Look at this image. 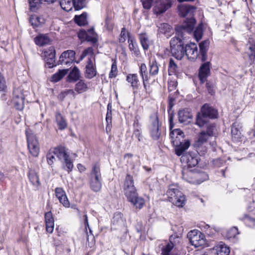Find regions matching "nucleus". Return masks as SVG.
<instances>
[{"label":"nucleus","mask_w":255,"mask_h":255,"mask_svg":"<svg viewBox=\"0 0 255 255\" xmlns=\"http://www.w3.org/2000/svg\"><path fill=\"white\" fill-rule=\"evenodd\" d=\"M199 157L196 152H188L182 155L181 161L186 163L188 167H192L196 166L199 162Z\"/></svg>","instance_id":"ddd939ff"},{"label":"nucleus","mask_w":255,"mask_h":255,"mask_svg":"<svg viewBox=\"0 0 255 255\" xmlns=\"http://www.w3.org/2000/svg\"><path fill=\"white\" fill-rule=\"evenodd\" d=\"M106 120L107 123V128L112 125V114L111 112H107L106 115Z\"/></svg>","instance_id":"338daca9"},{"label":"nucleus","mask_w":255,"mask_h":255,"mask_svg":"<svg viewBox=\"0 0 255 255\" xmlns=\"http://www.w3.org/2000/svg\"><path fill=\"white\" fill-rule=\"evenodd\" d=\"M182 178L192 184H199L208 179V175L204 172L194 173L187 169L182 171Z\"/></svg>","instance_id":"1a4fd4ad"},{"label":"nucleus","mask_w":255,"mask_h":255,"mask_svg":"<svg viewBox=\"0 0 255 255\" xmlns=\"http://www.w3.org/2000/svg\"><path fill=\"white\" fill-rule=\"evenodd\" d=\"M161 126L159 123L157 112L152 114L149 117V125L148 128L150 135L153 140H158L161 135V130L159 127Z\"/></svg>","instance_id":"9d476101"},{"label":"nucleus","mask_w":255,"mask_h":255,"mask_svg":"<svg viewBox=\"0 0 255 255\" xmlns=\"http://www.w3.org/2000/svg\"><path fill=\"white\" fill-rule=\"evenodd\" d=\"M241 126L240 124L238 122H235L232 125L231 128V133L232 136L233 140L235 141H238L241 138L242 134L240 131Z\"/></svg>","instance_id":"aec40b11"},{"label":"nucleus","mask_w":255,"mask_h":255,"mask_svg":"<svg viewBox=\"0 0 255 255\" xmlns=\"http://www.w3.org/2000/svg\"><path fill=\"white\" fill-rule=\"evenodd\" d=\"M80 77L81 73L79 68L74 66L67 76V81L70 83L76 82L80 79Z\"/></svg>","instance_id":"a211bd4d"},{"label":"nucleus","mask_w":255,"mask_h":255,"mask_svg":"<svg viewBox=\"0 0 255 255\" xmlns=\"http://www.w3.org/2000/svg\"><path fill=\"white\" fill-rule=\"evenodd\" d=\"M45 66L49 68H53V67L56 66L57 64V63H56L55 62V58L49 57L45 59Z\"/></svg>","instance_id":"3c124183"},{"label":"nucleus","mask_w":255,"mask_h":255,"mask_svg":"<svg viewBox=\"0 0 255 255\" xmlns=\"http://www.w3.org/2000/svg\"><path fill=\"white\" fill-rule=\"evenodd\" d=\"M129 37H133L130 33L126 30L125 27H123L122 28V30L121 32V34L119 37V41L121 43H124L126 41L127 38H128V40Z\"/></svg>","instance_id":"79ce46f5"},{"label":"nucleus","mask_w":255,"mask_h":255,"mask_svg":"<svg viewBox=\"0 0 255 255\" xmlns=\"http://www.w3.org/2000/svg\"><path fill=\"white\" fill-rule=\"evenodd\" d=\"M139 73L142 77V81H147L148 80L149 77L148 76L147 67L144 63H142L139 67Z\"/></svg>","instance_id":"a19ab883"},{"label":"nucleus","mask_w":255,"mask_h":255,"mask_svg":"<svg viewBox=\"0 0 255 255\" xmlns=\"http://www.w3.org/2000/svg\"><path fill=\"white\" fill-rule=\"evenodd\" d=\"M126 80L130 84L133 90L138 89L140 82L136 74H128L127 76Z\"/></svg>","instance_id":"6ab92c4d"},{"label":"nucleus","mask_w":255,"mask_h":255,"mask_svg":"<svg viewBox=\"0 0 255 255\" xmlns=\"http://www.w3.org/2000/svg\"><path fill=\"white\" fill-rule=\"evenodd\" d=\"M178 67L174 61L170 59L168 66V73L169 75H173L176 74L177 71Z\"/></svg>","instance_id":"37998d69"},{"label":"nucleus","mask_w":255,"mask_h":255,"mask_svg":"<svg viewBox=\"0 0 255 255\" xmlns=\"http://www.w3.org/2000/svg\"><path fill=\"white\" fill-rule=\"evenodd\" d=\"M144 8L149 9L151 7L152 0H141Z\"/></svg>","instance_id":"e2e57ef3"},{"label":"nucleus","mask_w":255,"mask_h":255,"mask_svg":"<svg viewBox=\"0 0 255 255\" xmlns=\"http://www.w3.org/2000/svg\"><path fill=\"white\" fill-rule=\"evenodd\" d=\"M84 52L86 53V54L87 55L90 56V57L88 58V59L94 58V59L95 60V56L94 54V50H93V48L88 47V48L84 50Z\"/></svg>","instance_id":"13d9d810"},{"label":"nucleus","mask_w":255,"mask_h":255,"mask_svg":"<svg viewBox=\"0 0 255 255\" xmlns=\"http://www.w3.org/2000/svg\"><path fill=\"white\" fill-rule=\"evenodd\" d=\"M55 195L59 200H62L61 198L66 195L65 192L62 188H56L55 190Z\"/></svg>","instance_id":"5fc2aeb1"},{"label":"nucleus","mask_w":255,"mask_h":255,"mask_svg":"<svg viewBox=\"0 0 255 255\" xmlns=\"http://www.w3.org/2000/svg\"><path fill=\"white\" fill-rule=\"evenodd\" d=\"M204 141L200 140L199 138L194 143V146L196 148L197 152H201V151H205L206 150V148L204 146V144L205 143Z\"/></svg>","instance_id":"c03bdc74"},{"label":"nucleus","mask_w":255,"mask_h":255,"mask_svg":"<svg viewBox=\"0 0 255 255\" xmlns=\"http://www.w3.org/2000/svg\"><path fill=\"white\" fill-rule=\"evenodd\" d=\"M241 219L244 221L247 226L250 227L252 228L255 226V218L254 217L245 214Z\"/></svg>","instance_id":"4c0bfd02"},{"label":"nucleus","mask_w":255,"mask_h":255,"mask_svg":"<svg viewBox=\"0 0 255 255\" xmlns=\"http://www.w3.org/2000/svg\"><path fill=\"white\" fill-rule=\"evenodd\" d=\"M73 0H60L59 1L61 8L66 11L72 10L73 6Z\"/></svg>","instance_id":"c9c22d12"},{"label":"nucleus","mask_w":255,"mask_h":255,"mask_svg":"<svg viewBox=\"0 0 255 255\" xmlns=\"http://www.w3.org/2000/svg\"><path fill=\"white\" fill-rule=\"evenodd\" d=\"M141 125L139 124L137 117L135 118L133 123V136H134L140 141L141 138Z\"/></svg>","instance_id":"bb28decb"},{"label":"nucleus","mask_w":255,"mask_h":255,"mask_svg":"<svg viewBox=\"0 0 255 255\" xmlns=\"http://www.w3.org/2000/svg\"><path fill=\"white\" fill-rule=\"evenodd\" d=\"M24 99V95L22 90L20 88H15L13 92L12 100L18 99Z\"/></svg>","instance_id":"09e8293b"},{"label":"nucleus","mask_w":255,"mask_h":255,"mask_svg":"<svg viewBox=\"0 0 255 255\" xmlns=\"http://www.w3.org/2000/svg\"><path fill=\"white\" fill-rule=\"evenodd\" d=\"M171 0H157L154 7V13L157 15L165 12L171 6Z\"/></svg>","instance_id":"2eb2a0df"},{"label":"nucleus","mask_w":255,"mask_h":255,"mask_svg":"<svg viewBox=\"0 0 255 255\" xmlns=\"http://www.w3.org/2000/svg\"><path fill=\"white\" fill-rule=\"evenodd\" d=\"M29 179L35 189L37 190L40 185L39 177L37 173L33 170H30L29 172Z\"/></svg>","instance_id":"a878e982"},{"label":"nucleus","mask_w":255,"mask_h":255,"mask_svg":"<svg viewBox=\"0 0 255 255\" xmlns=\"http://www.w3.org/2000/svg\"><path fill=\"white\" fill-rule=\"evenodd\" d=\"M102 176L99 164H95L90 173V186L95 192H99L102 188Z\"/></svg>","instance_id":"6e6552de"},{"label":"nucleus","mask_w":255,"mask_h":255,"mask_svg":"<svg viewBox=\"0 0 255 255\" xmlns=\"http://www.w3.org/2000/svg\"><path fill=\"white\" fill-rule=\"evenodd\" d=\"M29 5V9L31 11H36L41 6L42 0H28Z\"/></svg>","instance_id":"58836bf2"},{"label":"nucleus","mask_w":255,"mask_h":255,"mask_svg":"<svg viewBox=\"0 0 255 255\" xmlns=\"http://www.w3.org/2000/svg\"><path fill=\"white\" fill-rule=\"evenodd\" d=\"M179 14L181 16H187L186 20L182 24L177 25L175 27V30L178 35H182L183 32H186L187 33H191L193 32L195 25L196 20L193 16L195 12L196 7L194 6L181 4L178 5Z\"/></svg>","instance_id":"f257e3e1"},{"label":"nucleus","mask_w":255,"mask_h":255,"mask_svg":"<svg viewBox=\"0 0 255 255\" xmlns=\"http://www.w3.org/2000/svg\"><path fill=\"white\" fill-rule=\"evenodd\" d=\"M62 200H59V202L63 204V205L65 207H69L70 206V203L68 201V199L66 195L63 196L61 198Z\"/></svg>","instance_id":"69168bd1"},{"label":"nucleus","mask_w":255,"mask_h":255,"mask_svg":"<svg viewBox=\"0 0 255 255\" xmlns=\"http://www.w3.org/2000/svg\"><path fill=\"white\" fill-rule=\"evenodd\" d=\"M118 74L117 66L116 62L113 63L111 66V70L109 73V78H115L117 76Z\"/></svg>","instance_id":"864d4df0"},{"label":"nucleus","mask_w":255,"mask_h":255,"mask_svg":"<svg viewBox=\"0 0 255 255\" xmlns=\"http://www.w3.org/2000/svg\"><path fill=\"white\" fill-rule=\"evenodd\" d=\"M55 49L53 46L49 47L44 51V59L49 57L55 58Z\"/></svg>","instance_id":"de8ad7c7"},{"label":"nucleus","mask_w":255,"mask_h":255,"mask_svg":"<svg viewBox=\"0 0 255 255\" xmlns=\"http://www.w3.org/2000/svg\"><path fill=\"white\" fill-rule=\"evenodd\" d=\"M166 194L168 197L169 201L173 205L178 207H182L185 205V197L178 189L177 185H169Z\"/></svg>","instance_id":"423d86ee"},{"label":"nucleus","mask_w":255,"mask_h":255,"mask_svg":"<svg viewBox=\"0 0 255 255\" xmlns=\"http://www.w3.org/2000/svg\"><path fill=\"white\" fill-rule=\"evenodd\" d=\"M128 43V48L132 52V53L136 57H138L140 55V51L134 38L133 37H129Z\"/></svg>","instance_id":"412c9836"},{"label":"nucleus","mask_w":255,"mask_h":255,"mask_svg":"<svg viewBox=\"0 0 255 255\" xmlns=\"http://www.w3.org/2000/svg\"><path fill=\"white\" fill-rule=\"evenodd\" d=\"M25 133L29 153L33 156L37 157L39 153V146L36 135L29 129H26Z\"/></svg>","instance_id":"9b49d317"},{"label":"nucleus","mask_w":255,"mask_h":255,"mask_svg":"<svg viewBox=\"0 0 255 255\" xmlns=\"http://www.w3.org/2000/svg\"><path fill=\"white\" fill-rule=\"evenodd\" d=\"M56 156L59 159H63L64 160L69 157L67 149L64 146H59L53 148Z\"/></svg>","instance_id":"b1692460"},{"label":"nucleus","mask_w":255,"mask_h":255,"mask_svg":"<svg viewBox=\"0 0 255 255\" xmlns=\"http://www.w3.org/2000/svg\"><path fill=\"white\" fill-rule=\"evenodd\" d=\"M35 44L39 46L48 44L50 42V39L47 34H40L34 38Z\"/></svg>","instance_id":"4be33fe9"},{"label":"nucleus","mask_w":255,"mask_h":255,"mask_svg":"<svg viewBox=\"0 0 255 255\" xmlns=\"http://www.w3.org/2000/svg\"><path fill=\"white\" fill-rule=\"evenodd\" d=\"M158 27L159 31L164 34L165 36L168 37L171 35L172 27L168 24L166 23H160Z\"/></svg>","instance_id":"c85d7f7f"},{"label":"nucleus","mask_w":255,"mask_h":255,"mask_svg":"<svg viewBox=\"0 0 255 255\" xmlns=\"http://www.w3.org/2000/svg\"><path fill=\"white\" fill-rule=\"evenodd\" d=\"M55 119L59 129L63 130L67 128V123L60 113H57L56 114Z\"/></svg>","instance_id":"2f4dec72"},{"label":"nucleus","mask_w":255,"mask_h":255,"mask_svg":"<svg viewBox=\"0 0 255 255\" xmlns=\"http://www.w3.org/2000/svg\"><path fill=\"white\" fill-rule=\"evenodd\" d=\"M120 221H123L122 214L121 213L117 212L114 215L113 222L114 224H118Z\"/></svg>","instance_id":"bf43d9fd"},{"label":"nucleus","mask_w":255,"mask_h":255,"mask_svg":"<svg viewBox=\"0 0 255 255\" xmlns=\"http://www.w3.org/2000/svg\"><path fill=\"white\" fill-rule=\"evenodd\" d=\"M139 39L140 43L144 50H146L149 48L150 41L148 36L146 33H141L139 34Z\"/></svg>","instance_id":"c756f323"},{"label":"nucleus","mask_w":255,"mask_h":255,"mask_svg":"<svg viewBox=\"0 0 255 255\" xmlns=\"http://www.w3.org/2000/svg\"><path fill=\"white\" fill-rule=\"evenodd\" d=\"M12 103L15 108L18 110H22L24 107V99L12 100Z\"/></svg>","instance_id":"49530a36"},{"label":"nucleus","mask_w":255,"mask_h":255,"mask_svg":"<svg viewBox=\"0 0 255 255\" xmlns=\"http://www.w3.org/2000/svg\"><path fill=\"white\" fill-rule=\"evenodd\" d=\"M89 89L88 83L84 80H80L75 85L74 90L78 94L86 92Z\"/></svg>","instance_id":"5701e85b"},{"label":"nucleus","mask_w":255,"mask_h":255,"mask_svg":"<svg viewBox=\"0 0 255 255\" xmlns=\"http://www.w3.org/2000/svg\"><path fill=\"white\" fill-rule=\"evenodd\" d=\"M68 71V69L59 70L58 72L53 74L51 78V81L53 82H57L60 81L63 77L66 75Z\"/></svg>","instance_id":"f704fd0d"},{"label":"nucleus","mask_w":255,"mask_h":255,"mask_svg":"<svg viewBox=\"0 0 255 255\" xmlns=\"http://www.w3.org/2000/svg\"><path fill=\"white\" fill-rule=\"evenodd\" d=\"M56 153L53 148L50 149L47 153L46 160L48 165L52 166L56 161Z\"/></svg>","instance_id":"e433bc0d"},{"label":"nucleus","mask_w":255,"mask_h":255,"mask_svg":"<svg viewBox=\"0 0 255 255\" xmlns=\"http://www.w3.org/2000/svg\"><path fill=\"white\" fill-rule=\"evenodd\" d=\"M186 32H183L182 36L178 35L176 31L177 36L171 38L170 41V51L172 55L178 60H181L185 55L184 36Z\"/></svg>","instance_id":"39448f33"},{"label":"nucleus","mask_w":255,"mask_h":255,"mask_svg":"<svg viewBox=\"0 0 255 255\" xmlns=\"http://www.w3.org/2000/svg\"><path fill=\"white\" fill-rule=\"evenodd\" d=\"M216 128L214 124L208 125L207 127V131H205L210 136H214L216 134Z\"/></svg>","instance_id":"603ef678"},{"label":"nucleus","mask_w":255,"mask_h":255,"mask_svg":"<svg viewBox=\"0 0 255 255\" xmlns=\"http://www.w3.org/2000/svg\"><path fill=\"white\" fill-rule=\"evenodd\" d=\"M192 115L190 113L187 111L183 110H180L178 112V119L181 123L186 124L190 122L189 120L191 119Z\"/></svg>","instance_id":"393cba45"},{"label":"nucleus","mask_w":255,"mask_h":255,"mask_svg":"<svg viewBox=\"0 0 255 255\" xmlns=\"http://www.w3.org/2000/svg\"><path fill=\"white\" fill-rule=\"evenodd\" d=\"M44 216L45 224L54 223V219L51 212L46 213Z\"/></svg>","instance_id":"4d7b16f0"},{"label":"nucleus","mask_w":255,"mask_h":255,"mask_svg":"<svg viewBox=\"0 0 255 255\" xmlns=\"http://www.w3.org/2000/svg\"><path fill=\"white\" fill-rule=\"evenodd\" d=\"M63 168L67 170L68 172H71L73 168V164L70 159L69 157L65 159Z\"/></svg>","instance_id":"8fccbe9b"},{"label":"nucleus","mask_w":255,"mask_h":255,"mask_svg":"<svg viewBox=\"0 0 255 255\" xmlns=\"http://www.w3.org/2000/svg\"><path fill=\"white\" fill-rule=\"evenodd\" d=\"M196 117V124L200 127H203L207 122V118L215 119L217 116V111L209 105H204Z\"/></svg>","instance_id":"0eeeda50"},{"label":"nucleus","mask_w":255,"mask_h":255,"mask_svg":"<svg viewBox=\"0 0 255 255\" xmlns=\"http://www.w3.org/2000/svg\"><path fill=\"white\" fill-rule=\"evenodd\" d=\"M5 89V80L3 77L0 73V92L4 91Z\"/></svg>","instance_id":"0e129e2a"},{"label":"nucleus","mask_w":255,"mask_h":255,"mask_svg":"<svg viewBox=\"0 0 255 255\" xmlns=\"http://www.w3.org/2000/svg\"><path fill=\"white\" fill-rule=\"evenodd\" d=\"M172 238H170V243H167L166 245L163 246L161 249L162 255H170V252L173 248L174 245L172 242Z\"/></svg>","instance_id":"ea45409f"},{"label":"nucleus","mask_w":255,"mask_h":255,"mask_svg":"<svg viewBox=\"0 0 255 255\" xmlns=\"http://www.w3.org/2000/svg\"><path fill=\"white\" fill-rule=\"evenodd\" d=\"M187 237L191 245L196 248L202 246L205 244L204 235L197 230H193L189 232L187 234Z\"/></svg>","instance_id":"f8f14e48"},{"label":"nucleus","mask_w":255,"mask_h":255,"mask_svg":"<svg viewBox=\"0 0 255 255\" xmlns=\"http://www.w3.org/2000/svg\"><path fill=\"white\" fill-rule=\"evenodd\" d=\"M159 65L155 58L150 60L149 62V72L150 76H154L158 73Z\"/></svg>","instance_id":"cd10ccee"},{"label":"nucleus","mask_w":255,"mask_h":255,"mask_svg":"<svg viewBox=\"0 0 255 255\" xmlns=\"http://www.w3.org/2000/svg\"><path fill=\"white\" fill-rule=\"evenodd\" d=\"M173 117L174 114L172 113H169V128L171 130L170 137L171 143L175 147L176 154L178 156H180L189 147L190 143L189 140L184 139V134L181 130L179 128L172 129L174 126Z\"/></svg>","instance_id":"f03ea898"},{"label":"nucleus","mask_w":255,"mask_h":255,"mask_svg":"<svg viewBox=\"0 0 255 255\" xmlns=\"http://www.w3.org/2000/svg\"><path fill=\"white\" fill-rule=\"evenodd\" d=\"M216 251L218 255H229L230 250L229 247L222 242H221L216 247Z\"/></svg>","instance_id":"7c9ffc66"},{"label":"nucleus","mask_w":255,"mask_h":255,"mask_svg":"<svg viewBox=\"0 0 255 255\" xmlns=\"http://www.w3.org/2000/svg\"><path fill=\"white\" fill-rule=\"evenodd\" d=\"M75 59V52L68 50L62 53L57 62L58 65H70Z\"/></svg>","instance_id":"4468645a"},{"label":"nucleus","mask_w":255,"mask_h":255,"mask_svg":"<svg viewBox=\"0 0 255 255\" xmlns=\"http://www.w3.org/2000/svg\"><path fill=\"white\" fill-rule=\"evenodd\" d=\"M210 62H207L203 64L199 69L198 76L201 83L205 82L210 74Z\"/></svg>","instance_id":"f3484780"},{"label":"nucleus","mask_w":255,"mask_h":255,"mask_svg":"<svg viewBox=\"0 0 255 255\" xmlns=\"http://www.w3.org/2000/svg\"><path fill=\"white\" fill-rule=\"evenodd\" d=\"M238 234H239L238 230L235 227L231 228L228 232L229 238H235Z\"/></svg>","instance_id":"6e6d98bb"},{"label":"nucleus","mask_w":255,"mask_h":255,"mask_svg":"<svg viewBox=\"0 0 255 255\" xmlns=\"http://www.w3.org/2000/svg\"><path fill=\"white\" fill-rule=\"evenodd\" d=\"M209 137H210V136L208 135V134H206V132L205 131H201L198 135V138L206 143Z\"/></svg>","instance_id":"680f3d73"},{"label":"nucleus","mask_w":255,"mask_h":255,"mask_svg":"<svg viewBox=\"0 0 255 255\" xmlns=\"http://www.w3.org/2000/svg\"><path fill=\"white\" fill-rule=\"evenodd\" d=\"M210 42L208 40L202 41L199 44L200 50L198 51L197 45L194 43H190L186 45L185 48V54L189 59L194 60L198 56H201L202 61H205L207 59V51Z\"/></svg>","instance_id":"20e7f679"},{"label":"nucleus","mask_w":255,"mask_h":255,"mask_svg":"<svg viewBox=\"0 0 255 255\" xmlns=\"http://www.w3.org/2000/svg\"><path fill=\"white\" fill-rule=\"evenodd\" d=\"M194 35L197 41L199 40L202 37V31L200 29L197 28L194 32Z\"/></svg>","instance_id":"774afa93"},{"label":"nucleus","mask_w":255,"mask_h":255,"mask_svg":"<svg viewBox=\"0 0 255 255\" xmlns=\"http://www.w3.org/2000/svg\"><path fill=\"white\" fill-rule=\"evenodd\" d=\"M71 94L73 96H75V90L69 89L65 90L60 94V97H62V99H63L67 95Z\"/></svg>","instance_id":"052dcab7"},{"label":"nucleus","mask_w":255,"mask_h":255,"mask_svg":"<svg viewBox=\"0 0 255 255\" xmlns=\"http://www.w3.org/2000/svg\"><path fill=\"white\" fill-rule=\"evenodd\" d=\"M87 13L83 12L81 15H76L74 17L75 22L80 26H84L88 23Z\"/></svg>","instance_id":"72a5a7b5"},{"label":"nucleus","mask_w":255,"mask_h":255,"mask_svg":"<svg viewBox=\"0 0 255 255\" xmlns=\"http://www.w3.org/2000/svg\"><path fill=\"white\" fill-rule=\"evenodd\" d=\"M73 3L74 9L78 10L84 8L86 4V0H73Z\"/></svg>","instance_id":"a18cd8bd"},{"label":"nucleus","mask_w":255,"mask_h":255,"mask_svg":"<svg viewBox=\"0 0 255 255\" xmlns=\"http://www.w3.org/2000/svg\"><path fill=\"white\" fill-rule=\"evenodd\" d=\"M85 68V76L86 78L91 79L96 76L97 70L94 58L88 59Z\"/></svg>","instance_id":"dca6fc26"},{"label":"nucleus","mask_w":255,"mask_h":255,"mask_svg":"<svg viewBox=\"0 0 255 255\" xmlns=\"http://www.w3.org/2000/svg\"><path fill=\"white\" fill-rule=\"evenodd\" d=\"M124 191L128 201L133 206L139 209L143 207L145 204L144 200L138 196L134 185L133 177L129 174H127L126 177L124 184Z\"/></svg>","instance_id":"7ed1b4c3"},{"label":"nucleus","mask_w":255,"mask_h":255,"mask_svg":"<svg viewBox=\"0 0 255 255\" xmlns=\"http://www.w3.org/2000/svg\"><path fill=\"white\" fill-rule=\"evenodd\" d=\"M86 38L87 41L91 42L93 44H95L98 41V35L93 28L88 30L86 33Z\"/></svg>","instance_id":"473e14b6"}]
</instances>
